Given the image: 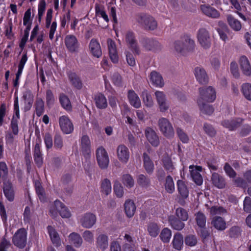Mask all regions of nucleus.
I'll return each instance as SVG.
<instances>
[{"instance_id":"nucleus-59","label":"nucleus","mask_w":251,"mask_h":251,"mask_svg":"<svg viewBox=\"0 0 251 251\" xmlns=\"http://www.w3.org/2000/svg\"><path fill=\"white\" fill-rule=\"evenodd\" d=\"M210 212L211 215H215L225 213L226 210L221 206H213L210 208Z\"/></svg>"},{"instance_id":"nucleus-58","label":"nucleus","mask_w":251,"mask_h":251,"mask_svg":"<svg viewBox=\"0 0 251 251\" xmlns=\"http://www.w3.org/2000/svg\"><path fill=\"white\" fill-rule=\"evenodd\" d=\"M233 182L234 184L236 185L237 187H239L243 188H246L248 185L247 183L245 180L242 177H237L234 180H233Z\"/></svg>"},{"instance_id":"nucleus-15","label":"nucleus","mask_w":251,"mask_h":251,"mask_svg":"<svg viewBox=\"0 0 251 251\" xmlns=\"http://www.w3.org/2000/svg\"><path fill=\"white\" fill-rule=\"evenodd\" d=\"M202 12L206 16L213 18L217 19L220 16L219 11L215 8L208 5H202L201 6Z\"/></svg>"},{"instance_id":"nucleus-36","label":"nucleus","mask_w":251,"mask_h":251,"mask_svg":"<svg viewBox=\"0 0 251 251\" xmlns=\"http://www.w3.org/2000/svg\"><path fill=\"white\" fill-rule=\"evenodd\" d=\"M48 230L53 244H55L56 246L59 245L60 239L57 232L50 226H48Z\"/></svg>"},{"instance_id":"nucleus-14","label":"nucleus","mask_w":251,"mask_h":251,"mask_svg":"<svg viewBox=\"0 0 251 251\" xmlns=\"http://www.w3.org/2000/svg\"><path fill=\"white\" fill-rule=\"evenodd\" d=\"M195 75L197 80L201 84L208 82V77L205 69L201 67H197L195 69Z\"/></svg>"},{"instance_id":"nucleus-7","label":"nucleus","mask_w":251,"mask_h":251,"mask_svg":"<svg viewBox=\"0 0 251 251\" xmlns=\"http://www.w3.org/2000/svg\"><path fill=\"white\" fill-rule=\"evenodd\" d=\"M96 158L99 167L105 169L109 164V157L107 151L103 147L98 148L96 151Z\"/></svg>"},{"instance_id":"nucleus-39","label":"nucleus","mask_w":251,"mask_h":251,"mask_svg":"<svg viewBox=\"0 0 251 251\" xmlns=\"http://www.w3.org/2000/svg\"><path fill=\"white\" fill-rule=\"evenodd\" d=\"M227 22L230 27L236 31H239L241 28V24L240 22L235 19L231 15H228L227 17Z\"/></svg>"},{"instance_id":"nucleus-38","label":"nucleus","mask_w":251,"mask_h":251,"mask_svg":"<svg viewBox=\"0 0 251 251\" xmlns=\"http://www.w3.org/2000/svg\"><path fill=\"white\" fill-rule=\"evenodd\" d=\"M165 189L166 192L169 194H172L175 191V184L172 177L169 175L165 179L164 184Z\"/></svg>"},{"instance_id":"nucleus-32","label":"nucleus","mask_w":251,"mask_h":251,"mask_svg":"<svg viewBox=\"0 0 251 251\" xmlns=\"http://www.w3.org/2000/svg\"><path fill=\"white\" fill-rule=\"evenodd\" d=\"M97 245L102 251L105 250L108 246L107 236L103 234L99 235L97 238Z\"/></svg>"},{"instance_id":"nucleus-26","label":"nucleus","mask_w":251,"mask_h":251,"mask_svg":"<svg viewBox=\"0 0 251 251\" xmlns=\"http://www.w3.org/2000/svg\"><path fill=\"white\" fill-rule=\"evenodd\" d=\"M127 97L131 105L136 108H138L140 107L141 104L140 100L133 90H130L128 91Z\"/></svg>"},{"instance_id":"nucleus-48","label":"nucleus","mask_w":251,"mask_h":251,"mask_svg":"<svg viewBox=\"0 0 251 251\" xmlns=\"http://www.w3.org/2000/svg\"><path fill=\"white\" fill-rule=\"evenodd\" d=\"M171 235V230L168 228H165L161 231L160 237L163 242L168 243L170 240Z\"/></svg>"},{"instance_id":"nucleus-30","label":"nucleus","mask_w":251,"mask_h":251,"mask_svg":"<svg viewBox=\"0 0 251 251\" xmlns=\"http://www.w3.org/2000/svg\"><path fill=\"white\" fill-rule=\"evenodd\" d=\"M172 243L173 247L175 249L178 251L181 250L183 245V238L182 235L179 232L176 233L174 235Z\"/></svg>"},{"instance_id":"nucleus-12","label":"nucleus","mask_w":251,"mask_h":251,"mask_svg":"<svg viewBox=\"0 0 251 251\" xmlns=\"http://www.w3.org/2000/svg\"><path fill=\"white\" fill-rule=\"evenodd\" d=\"M65 43L67 49L71 52L76 51L79 46L76 38L73 35H67Z\"/></svg>"},{"instance_id":"nucleus-5","label":"nucleus","mask_w":251,"mask_h":251,"mask_svg":"<svg viewBox=\"0 0 251 251\" xmlns=\"http://www.w3.org/2000/svg\"><path fill=\"white\" fill-rule=\"evenodd\" d=\"M199 92L200 97L197 101L198 105H201V102H212L216 98L215 91L211 86L200 88Z\"/></svg>"},{"instance_id":"nucleus-51","label":"nucleus","mask_w":251,"mask_h":251,"mask_svg":"<svg viewBox=\"0 0 251 251\" xmlns=\"http://www.w3.org/2000/svg\"><path fill=\"white\" fill-rule=\"evenodd\" d=\"M184 242L186 245L190 247H193L197 245L198 240L195 235L189 234L185 237Z\"/></svg>"},{"instance_id":"nucleus-53","label":"nucleus","mask_w":251,"mask_h":251,"mask_svg":"<svg viewBox=\"0 0 251 251\" xmlns=\"http://www.w3.org/2000/svg\"><path fill=\"white\" fill-rule=\"evenodd\" d=\"M241 230L240 227L234 226L231 227L229 230V236L231 238H237L241 235Z\"/></svg>"},{"instance_id":"nucleus-4","label":"nucleus","mask_w":251,"mask_h":251,"mask_svg":"<svg viewBox=\"0 0 251 251\" xmlns=\"http://www.w3.org/2000/svg\"><path fill=\"white\" fill-rule=\"evenodd\" d=\"M142 47L147 51L157 52L161 50L162 45L155 38L144 37L140 40Z\"/></svg>"},{"instance_id":"nucleus-43","label":"nucleus","mask_w":251,"mask_h":251,"mask_svg":"<svg viewBox=\"0 0 251 251\" xmlns=\"http://www.w3.org/2000/svg\"><path fill=\"white\" fill-rule=\"evenodd\" d=\"M148 231L151 236L155 237L159 233V228L156 223H150L148 226Z\"/></svg>"},{"instance_id":"nucleus-44","label":"nucleus","mask_w":251,"mask_h":251,"mask_svg":"<svg viewBox=\"0 0 251 251\" xmlns=\"http://www.w3.org/2000/svg\"><path fill=\"white\" fill-rule=\"evenodd\" d=\"M101 192L105 195H108L111 191L110 181L107 178H105L101 184Z\"/></svg>"},{"instance_id":"nucleus-47","label":"nucleus","mask_w":251,"mask_h":251,"mask_svg":"<svg viewBox=\"0 0 251 251\" xmlns=\"http://www.w3.org/2000/svg\"><path fill=\"white\" fill-rule=\"evenodd\" d=\"M242 92L246 99L251 100V84L244 83L242 86Z\"/></svg>"},{"instance_id":"nucleus-2","label":"nucleus","mask_w":251,"mask_h":251,"mask_svg":"<svg viewBox=\"0 0 251 251\" xmlns=\"http://www.w3.org/2000/svg\"><path fill=\"white\" fill-rule=\"evenodd\" d=\"M137 22L146 30L153 31L157 28V22L152 16L141 13L137 16Z\"/></svg>"},{"instance_id":"nucleus-45","label":"nucleus","mask_w":251,"mask_h":251,"mask_svg":"<svg viewBox=\"0 0 251 251\" xmlns=\"http://www.w3.org/2000/svg\"><path fill=\"white\" fill-rule=\"evenodd\" d=\"M201 112L204 114L211 115L214 112L213 107L204 102H201V105H199Z\"/></svg>"},{"instance_id":"nucleus-49","label":"nucleus","mask_w":251,"mask_h":251,"mask_svg":"<svg viewBox=\"0 0 251 251\" xmlns=\"http://www.w3.org/2000/svg\"><path fill=\"white\" fill-rule=\"evenodd\" d=\"M191 176L194 182L198 185L202 184L203 180L202 176L199 172H197L196 170H191Z\"/></svg>"},{"instance_id":"nucleus-46","label":"nucleus","mask_w":251,"mask_h":251,"mask_svg":"<svg viewBox=\"0 0 251 251\" xmlns=\"http://www.w3.org/2000/svg\"><path fill=\"white\" fill-rule=\"evenodd\" d=\"M176 218L182 221H186L188 219V214L187 211L183 208L179 207L176 210Z\"/></svg>"},{"instance_id":"nucleus-6","label":"nucleus","mask_w":251,"mask_h":251,"mask_svg":"<svg viewBox=\"0 0 251 251\" xmlns=\"http://www.w3.org/2000/svg\"><path fill=\"white\" fill-rule=\"evenodd\" d=\"M158 125L162 134L167 138L174 135V130L170 121L165 118H161L158 121Z\"/></svg>"},{"instance_id":"nucleus-64","label":"nucleus","mask_w":251,"mask_h":251,"mask_svg":"<svg viewBox=\"0 0 251 251\" xmlns=\"http://www.w3.org/2000/svg\"><path fill=\"white\" fill-rule=\"evenodd\" d=\"M82 237L84 240L91 243L94 240L93 233L90 230H85L82 234Z\"/></svg>"},{"instance_id":"nucleus-52","label":"nucleus","mask_w":251,"mask_h":251,"mask_svg":"<svg viewBox=\"0 0 251 251\" xmlns=\"http://www.w3.org/2000/svg\"><path fill=\"white\" fill-rule=\"evenodd\" d=\"M137 182L142 187H148L150 185V180L147 176L141 174L138 176Z\"/></svg>"},{"instance_id":"nucleus-54","label":"nucleus","mask_w":251,"mask_h":251,"mask_svg":"<svg viewBox=\"0 0 251 251\" xmlns=\"http://www.w3.org/2000/svg\"><path fill=\"white\" fill-rule=\"evenodd\" d=\"M224 170L226 174L230 178H235L236 177V173L234 171L229 163H225L224 167Z\"/></svg>"},{"instance_id":"nucleus-41","label":"nucleus","mask_w":251,"mask_h":251,"mask_svg":"<svg viewBox=\"0 0 251 251\" xmlns=\"http://www.w3.org/2000/svg\"><path fill=\"white\" fill-rule=\"evenodd\" d=\"M59 100L62 107L67 110L70 111L72 109V105L69 98L64 94H60Z\"/></svg>"},{"instance_id":"nucleus-33","label":"nucleus","mask_w":251,"mask_h":251,"mask_svg":"<svg viewBox=\"0 0 251 251\" xmlns=\"http://www.w3.org/2000/svg\"><path fill=\"white\" fill-rule=\"evenodd\" d=\"M177 185L180 196L183 198H187L188 196L189 191L184 182L181 180H178L177 181Z\"/></svg>"},{"instance_id":"nucleus-57","label":"nucleus","mask_w":251,"mask_h":251,"mask_svg":"<svg viewBox=\"0 0 251 251\" xmlns=\"http://www.w3.org/2000/svg\"><path fill=\"white\" fill-rule=\"evenodd\" d=\"M243 209L246 213H251V198L246 197L243 202Z\"/></svg>"},{"instance_id":"nucleus-31","label":"nucleus","mask_w":251,"mask_h":251,"mask_svg":"<svg viewBox=\"0 0 251 251\" xmlns=\"http://www.w3.org/2000/svg\"><path fill=\"white\" fill-rule=\"evenodd\" d=\"M95 101L97 107L99 109H104L107 106L106 99L101 93L95 96Z\"/></svg>"},{"instance_id":"nucleus-18","label":"nucleus","mask_w":251,"mask_h":251,"mask_svg":"<svg viewBox=\"0 0 251 251\" xmlns=\"http://www.w3.org/2000/svg\"><path fill=\"white\" fill-rule=\"evenodd\" d=\"M145 135L149 142L153 146L159 145V140L155 132L151 127H147L145 130Z\"/></svg>"},{"instance_id":"nucleus-42","label":"nucleus","mask_w":251,"mask_h":251,"mask_svg":"<svg viewBox=\"0 0 251 251\" xmlns=\"http://www.w3.org/2000/svg\"><path fill=\"white\" fill-rule=\"evenodd\" d=\"M195 220L197 225L201 228L205 227L206 218L203 213L198 212L195 214Z\"/></svg>"},{"instance_id":"nucleus-16","label":"nucleus","mask_w":251,"mask_h":251,"mask_svg":"<svg viewBox=\"0 0 251 251\" xmlns=\"http://www.w3.org/2000/svg\"><path fill=\"white\" fill-rule=\"evenodd\" d=\"M136 210V206L132 200L128 199L124 203V211L128 218H132L134 216Z\"/></svg>"},{"instance_id":"nucleus-21","label":"nucleus","mask_w":251,"mask_h":251,"mask_svg":"<svg viewBox=\"0 0 251 251\" xmlns=\"http://www.w3.org/2000/svg\"><path fill=\"white\" fill-rule=\"evenodd\" d=\"M89 49L93 55L99 58L102 55V51L100 44L95 39H92L89 44Z\"/></svg>"},{"instance_id":"nucleus-63","label":"nucleus","mask_w":251,"mask_h":251,"mask_svg":"<svg viewBox=\"0 0 251 251\" xmlns=\"http://www.w3.org/2000/svg\"><path fill=\"white\" fill-rule=\"evenodd\" d=\"M203 129L205 133L211 137H213L216 134V131L211 125L205 124L203 126Z\"/></svg>"},{"instance_id":"nucleus-27","label":"nucleus","mask_w":251,"mask_h":251,"mask_svg":"<svg viewBox=\"0 0 251 251\" xmlns=\"http://www.w3.org/2000/svg\"><path fill=\"white\" fill-rule=\"evenodd\" d=\"M211 180L213 185L218 188H224L226 186L225 178L217 173H214L212 174Z\"/></svg>"},{"instance_id":"nucleus-29","label":"nucleus","mask_w":251,"mask_h":251,"mask_svg":"<svg viewBox=\"0 0 251 251\" xmlns=\"http://www.w3.org/2000/svg\"><path fill=\"white\" fill-rule=\"evenodd\" d=\"M143 161L144 167L146 171L149 174H152L154 170V164L146 153L143 154Z\"/></svg>"},{"instance_id":"nucleus-35","label":"nucleus","mask_w":251,"mask_h":251,"mask_svg":"<svg viewBox=\"0 0 251 251\" xmlns=\"http://www.w3.org/2000/svg\"><path fill=\"white\" fill-rule=\"evenodd\" d=\"M81 150L84 155L90 152V141L87 136H83L81 138Z\"/></svg>"},{"instance_id":"nucleus-61","label":"nucleus","mask_w":251,"mask_h":251,"mask_svg":"<svg viewBox=\"0 0 251 251\" xmlns=\"http://www.w3.org/2000/svg\"><path fill=\"white\" fill-rule=\"evenodd\" d=\"M17 117H13L11 121V127L13 133L16 135L19 132L18 126V119Z\"/></svg>"},{"instance_id":"nucleus-40","label":"nucleus","mask_w":251,"mask_h":251,"mask_svg":"<svg viewBox=\"0 0 251 251\" xmlns=\"http://www.w3.org/2000/svg\"><path fill=\"white\" fill-rule=\"evenodd\" d=\"M162 161L163 166L166 171L169 172H172L173 171L175 168L171 158L168 155L164 156Z\"/></svg>"},{"instance_id":"nucleus-24","label":"nucleus","mask_w":251,"mask_h":251,"mask_svg":"<svg viewBox=\"0 0 251 251\" xmlns=\"http://www.w3.org/2000/svg\"><path fill=\"white\" fill-rule=\"evenodd\" d=\"M150 80L157 87H162L164 85L161 75L156 71H153L151 73Z\"/></svg>"},{"instance_id":"nucleus-37","label":"nucleus","mask_w":251,"mask_h":251,"mask_svg":"<svg viewBox=\"0 0 251 251\" xmlns=\"http://www.w3.org/2000/svg\"><path fill=\"white\" fill-rule=\"evenodd\" d=\"M69 238L71 243L76 247H80L82 244V239L78 233L73 232L70 234Z\"/></svg>"},{"instance_id":"nucleus-10","label":"nucleus","mask_w":251,"mask_h":251,"mask_svg":"<svg viewBox=\"0 0 251 251\" xmlns=\"http://www.w3.org/2000/svg\"><path fill=\"white\" fill-rule=\"evenodd\" d=\"M59 124L62 132L65 134H70L74 130L72 122L66 116H62L59 118Z\"/></svg>"},{"instance_id":"nucleus-56","label":"nucleus","mask_w":251,"mask_h":251,"mask_svg":"<svg viewBox=\"0 0 251 251\" xmlns=\"http://www.w3.org/2000/svg\"><path fill=\"white\" fill-rule=\"evenodd\" d=\"M122 179L123 183L127 187H131L134 184V180L128 174L123 175Z\"/></svg>"},{"instance_id":"nucleus-62","label":"nucleus","mask_w":251,"mask_h":251,"mask_svg":"<svg viewBox=\"0 0 251 251\" xmlns=\"http://www.w3.org/2000/svg\"><path fill=\"white\" fill-rule=\"evenodd\" d=\"M114 190L116 195L119 197L121 198L124 195L123 187L120 183H116L114 185Z\"/></svg>"},{"instance_id":"nucleus-28","label":"nucleus","mask_w":251,"mask_h":251,"mask_svg":"<svg viewBox=\"0 0 251 251\" xmlns=\"http://www.w3.org/2000/svg\"><path fill=\"white\" fill-rule=\"evenodd\" d=\"M211 225L219 230H223L226 228V223L224 219L221 217L215 216L212 219Z\"/></svg>"},{"instance_id":"nucleus-60","label":"nucleus","mask_w":251,"mask_h":251,"mask_svg":"<svg viewBox=\"0 0 251 251\" xmlns=\"http://www.w3.org/2000/svg\"><path fill=\"white\" fill-rule=\"evenodd\" d=\"M36 191L40 200L45 201L46 199L45 192L40 184H36Z\"/></svg>"},{"instance_id":"nucleus-17","label":"nucleus","mask_w":251,"mask_h":251,"mask_svg":"<svg viewBox=\"0 0 251 251\" xmlns=\"http://www.w3.org/2000/svg\"><path fill=\"white\" fill-rule=\"evenodd\" d=\"M3 190L4 194L7 199L10 201H13L15 193L12 183L9 181L4 182L3 183Z\"/></svg>"},{"instance_id":"nucleus-8","label":"nucleus","mask_w":251,"mask_h":251,"mask_svg":"<svg viewBox=\"0 0 251 251\" xmlns=\"http://www.w3.org/2000/svg\"><path fill=\"white\" fill-rule=\"evenodd\" d=\"M14 244L20 248L25 247L26 243V232L25 229H19L13 237Z\"/></svg>"},{"instance_id":"nucleus-50","label":"nucleus","mask_w":251,"mask_h":251,"mask_svg":"<svg viewBox=\"0 0 251 251\" xmlns=\"http://www.w3.org/2000/svg\"><path fill=\"white\" fill-rule=\"evenodd\" d=\"M36 114L38 116H40L44 112V102L40 98L37 99L36 101Z\"/></svg>"},{"instance_id":"nucleus-13","label":"nucleus","mask_w":251,"mask_h":251,"mask_svg":"<svg viewBox=\"0 0 251 251\" xmlns=\"http://www.w3.org/2000/svg\"><path fill=\"white\" fill-rule=\"evenodd\" d=\"M117 156L119 160L123 163H126L129 158L128 149L124 145H119L117 148Z\"/></svg>"},{"instance_id":"nucleus-23","label":"nucleus","mask_w":251,"mask_h":251,"mask_svg":"<svg viewBox=\"0 0 251 251\" xmlns=\"http://www.w3.org/2000/svg\"><path fill=\"white\" fill-rule=\"evenodd\" d=\"M242 120L240 119H236L231 120H226L222 122V125L230 130H233L240 126Z\"/></svg>"},{"instance_id":"nucleus-3","label":"nucleus","mask_w":251,"mask_h":251,"mask_svg":"<svg viewBox=\"0 0 251 251\" xmlns=\"http://www.w3.org/2000/svg\"><path fill=\"white\" fill-rule=\"evenodd\" d=\"M197 37L199 43L203 49L206 50L211 47L212 39L210 33L206 28H200Z\"/></svg>"},{"instance_id":"nucleus-55","label":"nucleus","mask_w":251,"mask_h":251,"mask_svg":"<svg viewBox=\"0 0 251 251\" xmlns=\"http://www.w3.org/2000/svg\"><path fill=\"white\" fill-rule=\"evenodd\" d=\"M143 102L147 107H151L153 104L152 99L147 91L143 92Z\"/></svg>"},{"instance_id":"nucleus-22","label":"nucleus","mask_w":251,"mask_h":251,"mask_svg":"<svg viewBox=\"0 0 251 251\" xmlns=\"http://www.w3.org/2000/svg\"><path fill=\"white\" fill-rule=\"evenodd\" d=\"M107 43L108 45L110 58L113 62L117 63L118 61V56L117 55L115 43L110 39H108Z\"/></svg>"},{"instance_id":"nucleus-20","label":"nucleus","mask_w":251,"mask_h":251,"mask_svg":"<svg viewBox=\"0 0 251 251\" xmlns=\"http://www.w3.org/2000/svg\"><path fill=\"white\" fill-rule=\"evenodd\" d=\"M240 65L243 73L247 76L251 75V66L250 62L245 56H242L240 59Z\"/></svg>"},{"instance_id":"nucleus-1","label":"nucleus","mask_w":251,"mask_h":251,"mask_svg":"<svg viewBox=\"0 0 251 251\" xmlns=\"http://www.w3.org/2000/svg\"><path fill=\"white\" fill-rule=\"evenodd\" d=\"M195 46V41L188 35H183L175 40L173 43L174 50L177 53L185 55L193 51Z\"/></svg>"},{"instance_id":"nucleus-9","label":"nucleus","mask_w":251,"mask_h":251,"mask_svg":"<svg viewBox=\"0 0 251 251\" xmlns=\"http://www.w3.org/2000/svg\"><path fill=\"white\" fill-rule=\"evenodd\" d=\"M125 40L131 50L136 54H140V50L136 40L134 33L130 31H127L125 35Z\"/></svg>"},{"instance_id":"nucleus-11","label":"nucleus","mask_w":251,"mask_h":251,"mask_svg":"<svg viewBox=\"0 0 251 251\" xmlns=\"http://www.w3.org/2000/svg\"><path fill=\"white\" fill-rule=\"evenodd\" d=\"M96 222V216L91 213L84 214L80 220L81 226L86 228L92 227Z\"/></svg>"},{"instance_id":"nucleus-25","label":"nucleus","mask_w":251,"mask_h":251,"mask_svg":"<svg viewBox=\"0 0 251 251\" xmlns=\"http://www.w3.org/2000/svg\"><path fill=\"white\" fill-rule=\"evenodd\" d=\"M180 220L174 215L170 216L168 218V221L172 227L176 230H182L185 226V224Z\"/></svg>"},{"instance_id":"nucleus-34","label":"nucleus","mask_w":251,"mask_h":251,"mask_svg":"<svg viewBox=\"0 0 251 251\" xmlns=\"http://www.w3.org/2000/svg\"><path fill=\"white\" fill-rule=\"evenodd\" d=\"M69 78L72 84L76 89H80L82 87V83L77 75L74 73L69 74Z\"/></svg>"},{"instance_id":"nucleus-19","label":"nucleus","mask_w":251,"mask_h":251,"mask_svg":"<svg viewBox=\"0 0 251 251\" xmlns=\"http://www.w3.org/2000/svg\"><path fill=\"white\" fill-rule=\"evenodd\" d=\"M54 208L62 218H68L71 217V214L68 208L59 201H54Z\"/></svg>"}]
</instances>
